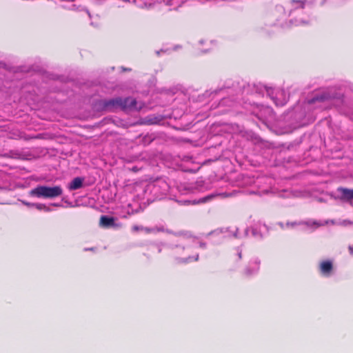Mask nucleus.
I'll return each instance as SVG.
<instances>
[{
  "label": "nucleus",
  "mask_w": 353,
  "mask_h": 353,
  "mask_svg": "<svg viewBox=\"0 0 353 353\" xmlns=\"http://www.w3.org/2000/svg\"><path fill=\"white\" fill-rule=\"evenodd\" d=\"M179 243L173 248V255L176 262L180 263H188L196 261L199 259V254L196 252L194 256V250L199 247H204L203 243H199L192 238L181 236L179 241Z\"/></svg>",
  "instance_id": "1"
},
{
  "label": "nucleus",
  "mask_w": 353,
  "mask_h": 353,
  "mask_svg": "<svg viewBox=\"0 0 353 353\" xmlns=\"http://www.w3.org/2000/svg\"><path fill=\"white\" fill-rule=\"evenodd\" d=\"M271 18L273 19L272 24L277 25L282 28H289L292 25L299 26L301 24H306L308 23L310 20L307 19H295L294 21H293L292 19H290L289 21L288 20V14L282 6H276L274 9L272 10L271 14Z\"/></svg>",
  "instance_id": "2"
},
{
  "label": "nucleus",
  "mask_w": 353,
  "mask_h": 353,
  "mask_svg": "<svg viewBox=\"0 0 353 353\" xmlns=\"http://www.w3.org/2000/svg\"><path fill=\"white\" fill-rule=\"evenodd\" d=\"M103 108L107 111H112L116 108H121L123 110H139L140 107L137 106V101L132 97L122 99L117 97L110 100L101 101Z\"/></svg>",
  "instance_id": "3"
},
{
  "label": "nucleus",
  "mask_w": 353,
  "mask_h": 353,
  "mask_svg": "<svg viewBox=\"0 0 353 353\" xmlns=\"http://www.w3.org/2000/svg\"><path fill=\"white\" fill-rule=\"evenodd\" d=\"M63 193L60 186L48 187L38 185L30 191V195L38 198L51 199L61 196Z\"/></svg>",
  "instance_id": "4"
},
{
  "label": "nucleus",
  "mask_w": 353,
  "mask_h": 353,
  "mask_svg": "<svg viewBox=\"0 0 353 353\" xmlns=\"http://www.w3.org/2000/svg\"><path fill=\"white\" fill-rule=\"evenodd\" d=\"M265 91L277 106L284 105L288 100L289 97L283 89L265 86Z\"/></svg>",
  "instance_id": "5"
},
{
  "label": "nucleus",
  "mask_w": 353,
  "mask_h": 353,
  "mask_svg": "<svg viewBox=\"0 0 353 353\" xmlns=\"http://www.w3.org/2000/svg\"><path fill=\"white\" fill-rule=\"evenodd\" d=\"M149 188L157 198L161 199L168 193L170 185L165 180L159 179L150 184Z\"/></svg>",
  "instance_id": "6"
},
{
  "label": "nucleus",
  "mask_w": 353,
  "mask_h": 353,
  "mask_svg": "<svg viewBox=\"0 0 353 353\" xmlns=\"http://www.w3.org/2000/svg\"><path fill=\"white\" fill-rule=\"evenodd\" d=\"M332 99V96L327 90L320 91L314 94V96L307 100L309 104L321 103L320 108H325V103Z\"/></svg>",
  "instance_id": "7"
},
{
  "label": "nucleus",
  "mask_w": 353,
  "mask_h": 353,
  "mask_svg": "<svg viewBox=\"0 0 353 353\" xmlns=\"http://www.w3.org/2000/svg\"><path fill=\"white\" fill-rule=\"evenodd\" d=\"M336 199L343 201H351L353 200V190L345 188H338L336 192Z\"/></svg>",
  "instance_id": "8"
},
{
  "label": "nucleus",
  "mask_w": 353,
  "mask_h": 353,
  "mask_svg": "<svg viewBox=\"0 0 353 353\" xmlns=\"http://www.w3.org/2000/svg\"><path fill=\"white\" fill-rule=\"evenodd\" d=\"M326 0H290L291 5L294 10L299 8H303L306 4L313 3L314 2L319 3L320 5H323Z\"/></svg>",
  "instance_id": "9"
},
{
  "label": "nucleus",
  "mask_w": 353,
  "mask_h": 353,
  "mask_svg": "<svg viewBox=\"0 0 353 353\" xmlns=\"http://www.w3.org/2000/svg\"><path fill=\"white\" fill-rule=\"evenodd\" d=\"M260 263L261 262L257 258L251 260L245 270V274L250 276L256 274L259 270Z\"/></svg>",
  "instance_id": "10"
},
{
  "label": "nucleus",
  "mask_w": 353,
  "mask_h": 353,
  "mask_svg": "<svg viewBox=\"0 0 353 353\" xmlns=\"http://www.w3.org/2000/svg\"><path fill=\"white\" fill-rule=\"evenodd\" d=\"M328 223H329V221H327L325 223H321V222L317 221L308 220L307 221L299 222V223H297V222L290 223V222H288V223H287V225L288 226L294 227L295 225L304 224V225H307L309 228H319L320 226H322V225H323L325 224H327Z\"/></svg>",
  "instance_id": "11"
},
{
  "label": "nucleus",
  "mask_w": 353,
  "mask_h": 353,
  "mask_svg": "<svg viewBox=\"0 0 353 353\" xmlns=\"http://www.w3.org/2000/svg\"><path fill=\"white\" fill-rule=\"evenodd\" d=\"M100 225L106 228H114L117 226L115 219L114 217L103 215L100 219Z\"/></svg>",
  "instance_id": "12"
},
{
  "label": "nucleus",
  "mask_w": 353,
  "mask_h": 353,
  "mask_svg": "<svg viewBox=\"0 0 353 353\" xmlns=\"http://www.w3.org/2000/svg\"><path fill=\"white\" fill-rule=\"evenodd\" d=\"M201 185L200 184V182H196L195 185L192 184H181L179 187V191L181 194H187L189 192H193L194 189H199Z\"/></svg>",
  "instance_id": "13"
},
{
  "label": "nucleus",
  "mask_w": 353,
  "mask_h": 353,
  "mask_svg": "<svg viewBox=\"0 0 353 353\" xmlns=\"http://www.w3.org/2000/svg\"><path fill=\"white\" fill-rule=\"evenodd\" d=\"M332 268V263L330 261H323L320 264V271L325 276H329L331 274Z\"/></svg>",
  "instance_id": "14"
},
{
  "label": "nucleus",
  "mask_w": 353,
  "mask_h": 353,
  "mask_svg": "<svg viewBox=\"0 0 353 353\" xmlns=\"http://www.w3.org/2000/svg\"><path fill=\"white\" fill-rule=\"evenodd\" d=\"M84 179L82 177H75L68 185L70 190H76L83 187Z\"/></svg>",
  "instance_id": "15"
},
{
  "label": "nucleus",
  "mask_w": 353,
  "mask_h": 353,
  "mask_svg": "<svg viewBox=\"0 0 353 353\" xmlns=\"http://www.w3.org/2000/svg\"><path fill=\"white\" fill-rule=\"evenodd\" d=\"M213 196H214V195L211 194V195L205 196V197L199 199V201L194 200V201H191L190 200H185V201H180V203H181L183 204H185V205L186 204H190V203L196 204V203H205V202L209 201Z\"/></svg>",
  "instance_id": "16"
},
{
  "label": "nucleus",
  "mask_w": 353,
  "mask_h": 353,
  "mask_svg": "<svg viewBox=\"0 0 353 353\" xmlns=\"http://www.w3.org/2000/svg\"><path fill=\"white\" fill-rule=\"evenodd\" d=\"M163 227H154V228H148V227H141V231L145 232L147 234L150 233H156L159 232H164Z\"/></svg>",
  "instance_id": "17"
},
{
  "label": "nucleus",
  "mask_w": 353,
  "mask_h": 353,
  "mask_svg": "<svg viewBox=\"0 0 353 353\" xmlns=\"http://www.w3.org/2000/svg\"><path fill=\"white\" fill-rule=\"evenodd\" d=\"M34 207H35L37 209L39 210H45L46 212H50V211H51V209H50L49 207H48V206H46V205H44V204H41V203H35V204H34Z\"/></svg>",
  "instance_id": "18"
},
{
  "label": "nucleus",
  "mask_w": 353,
  "mask_h": 353,
  "mask_svg": "<svg viewBox=\"0 0 353 353\" xmlns=\"http://www.w3.org/2000/svg\"><path fill=\"white\" fill-rule=\"evenodd\" d=\"M252 235L255 237L261 238L263 236L262 232L261 230L258 231L257 229L254 228H252Z\"/></svg>",
  "instance_id": "19"
},
{
  "label": "nucleus",
  "mask_w": 353,
  "mask_h": 353,
  "mask_svg": "<svg viewBox=\"0 0 353 353\" xmlns=\"http://www.w3.org/2000/svg\"><path fill=\"white\" fill-rule=\"evenodd\" d=\"M142 226L134 225L132 228L133 232L141 231Z\"/></svg>",
  "instance_id": "20"
},
{
  "label": "nucleus",
  "mask_w": 353,
  "mask_h": 353,
  "mask_svg": "<svg viewBox=\"0 0 353 353\" xmlns=\"http://www.w3.org/2000/svg\"><path fill=\"white\" fill-rule=\"evenodd\" d=\"M22 203L28 206V207H34V204L35 203H29V202H27V201H22Z\"/></svg>",
  "instance_id": "21"
},
{
  "label": "nucleus",
  "mask_w": 353,
  "mask_h": 353,
  "mask_svg": "<svg viewBox=\"0 0 353 353\" xmlns=\"http://www.w3.org/2000/svg\"><path fill=\"white\" fill-rule=\"evenodd\" d=\"M236 251H237V254H238L239 259H241L242 251H241V250H240V248H237Z\"/></svg>",
  "instance_id": "22"
},
{
  "label": "nucleus",
  "mask_w": 353,
  "mask_h": 353,
  "mask_svg": "<svg viewBox=\"0 0 353 353\" xmlns=\"http://www.w3.org/2000/svg\"><path fill=\"white\" fill-rule=\"evenodd\" d=\"M348 250H349V252H350V254L353 255V245H349Z\"/></svg>",
  "instance_id": "23"
},
{
  "label": "nucleus",
  "mask_w": 353,
  "mask_h": 353,
  "mask_svg": "<svg viewBox=\"0 0 353 353\" xmlns=\"http://www.w3.org/2000/svg\"><path fill=\"white\" fill-rule=\"evenodd\" d=\"M233 236H234V237H237V236H237V229H236V230H235V232H234V233Z\"/></svg>",
  "instance_id": "24"
},
{
  "label": "nucleus",
  "mask_w": 353,
  "mask_h": 353,
  "mask_svg": "<svg viewBox=\"0 0 353 353\" xmlns=\"http://www.w3.org/2000/svg\"><path fill=\"white\" fill-rule=\"evenodd\" d=\"M248 233V230L246 229L245 231V236H247Z\"/></svg>",
  "instance_id": "25"
},
{
  "label": "nucleus",
  "mask_w": 353,
  "mask_h": 353,
  "mask_svg": "<svg viewBox=\"0 0 353 353\" xmlns=\"http://www.w3.org/2000/svg\"><path fill=\"white\" fill-rule=\"evenodd\" d=\"M52 205H54V206H59L60 205L59 204H57V203H54Z\"/></svg>",
  "instance_id": "26"
},
{
  "label": "nucleus",
  "mask_w": 353,
  "mask_h": 353,
  "mask_svg": "<svg viewBox=\"0 0 353 353\" xmlns=\"http://www.w3.org/2000/svg\"><path fill=\"white\" fill-rule=\"evenodd\" d=\"M208 51V50H203V52H207Z\"/></svg>",
  "instance_id": "27"
},
{
  "label": "nucleus",
  "mask_w": 353,
  "mask_h": 353,
  "mask_svg": "<svg viewBox=\"0 0 353 353\" xmlns=\"http://www.w3.org/2000/svg\"><path fill=\"white\" fill-rule=\"evenodd\" d=\"M279 225H281V228L283 227V223H280Z\"/></svg>",
  "instance_id": "28"
},
{
  "label": "nucleus",
  "mask_w": 353,
  "mask_h": 353,
  "mask_svg": "<svg viewBox=\"0 0 353 353\" xmlns=\"http://www.w3.org/2000/svg\"><path fill=\"white\" fill-rule=\"evenodd\" d=\"M199 43H200L201 44H202V43H203V40H201V41H199Z\"/></svg>",
  "instance_id": "29"
},
{
  "label": "nucleus",
  "mask_w": 353,
  "mask_h": 353,
  "mask_svg": "<svg viewBox=\"0 0 353 353\" xmlns=\"http://www.w3.org/2000/svg\"><path fill=\"white\" fill-rule=\"evenodd\" d=\"M263 228L264 230H265V225H263Z\"/></svg>",
  "instance_id": "30"
}]
</instances>
